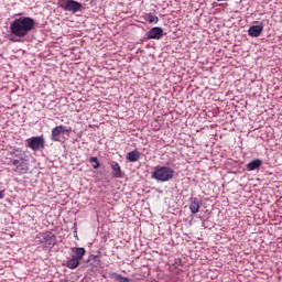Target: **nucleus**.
Listing matches in <instances>:
<instances>
[{
  "mask_svg": "<svg viewBox=\"0 0 282 282\" xmlns=\"http://www.w3.org/2000/svg\"><path fill=\"white\" fill-rule=\"evenodd\" d=\"M34 25H36V22L30 17L18 18L11 22L10 32L18 39H24L34 30Z\"/></svg>",
  "mask_w": 282,
  "mask_h": 282,
  "instance_id": "obj_1",
  "label": "nucleus"
},
{
  "mask_svg": "<svg viewBox=\"0 0 282 282\" xmlns=\"http://www.w3.org/2000/svg\"><path fill=\"white\" fill-rule=\"evenodd\" d=\"M143 19L147 21V23H158L160 21V18L153 13H145Z\"/></svg>",
  "mask_w": 282,
  "mask_h": 282,
  "instance_id": "obj_16",
  "label": "nucleus"
},
{
  "mask_svg": "<svg viewBox=\"0 0 282 282\" xmlns=\"http://www.w3.org/2000/svg\"><path fill=\"white\" fill-rule=\"evenodd\" d=\"M249 36L259 37L263 33V25H252L249 28Z\"/></svg>",
  "mask_w": 282,
  "mask_h": 282,
  "instance_id": "obj_10",
  "label": "nucleus"
},
{
  "mask_svg": "<svg viewBox=\"0 0 282 282\" xmlns=\"http://www.w3.org/2000/svg\"><path fill=\"white\" fill-rule=\"evenodd\" d=\"M89 162L93 164V169H100V162H98V158L91 156Z\"/></svg>",
  "mask_w": 282,
  "mask_h": 282,
  "instance_id": "obj_18",
  "label": "nucleus"
},
{
  "mask_svg": "<svg viewBox=\"0 0 282 282\" xmlns=\"http://www.w3.org/2000/svg\"><path fill=\"white\" fill-rule=\"evenodd\" d=\"M189 210L191 213H199V200L195 197L189 199Z\"/></svg>",
  "mask_w": 282,
  "mask_h": 282,
  "instance_id": "obj_13",
  "label": "nucleus"
},
{
  "mask_svg": "<svg viewBox=\"0 0 282 282\" xmlns=\"http://www.w3.org/2000/svg\"><path fill=\"white\" fill-rule=\"evenodd\" d=\"M35 243H37V246H42V248L52 249L56 246V235L52 231L40 232L35 237Z\"/></svg>",
  "mask_w": 282,
  "mask_h": 282,
  "instance_id": "obj_3",
  "label": "nucleus"
},
{
  "mask_svg": "<svg viewBox=\"0 0 282 282\" xmlns=\"http://www.w3.org/2000/svg\"><path fill=\"white\" fill-rule=\"evenodd\" d=\"M10 155H12L13 158H19V160H21V158H23V153L19 150L10 152Z\"/></svg>",
  "mask_w": 282,
  "mask_h": 282,
  "instance_id": "obj_19",
  "label": "nucleus"
},
{
  "mask_svg": "<svg viewBox=\"0 0 282 282\" xmlns=\"http://www.w3.org/2000/svg\"><path fill=\"white\" fill-rule=\"evenodd\" d=\"M72 257L79 260L83 259V257H85V254H87V250H85V248L83 247H73L72 248Z\"/></svg>",
  "mask_w": 282,
  "mask_h": 282,
  "instance_id": "obj_9",
  "label": "nucleus"
},
{
  "mask_svg": "<svg viewBox=\"0 0 282 282\" xmlns=\"http://www.w3.org/2000/svg\"><path fill=\"white\" fill-rule=\"evenodd\" d=\"M11 164L14 166L13 171L18 173V175H25L28 171H30V164L28 160L20 158V159H11Z\"/></svg>",
  "mask_w": 282,
  "mask_h": 282,
  "instance_id": "obj_5",
  "label": "nucleus"
},
{
  "mask_svg": "<svg viewBox=\"0 0 282 282\" xmlns=\"http://www.w3.org/2000/svg\"><path fill=\"white\" fill-rule=\"evenodd\" d=\"M110 279H115V281H120V282H130L131 280L129 278H124L121 274H118L116 272H112L109 274Z\"/></svg>",
  "mask_w": 282,
  "mask_h": 282,
  "instance_id": "obj_17",
  "label": "nucleus"
},
{
  "mask_svg": "<svg viewBox=\"0 0 282 282\" xmlns=\"http://www.w3.org/2000/svg\"><path fill=\"white\" fill-rule=\"evenodd\" d=\"M57 4L62 10H65L66 12H72L73 14H76V12H80V8H83V4L75 0H58Z\"/></svg>",
  "mask_w": 282,
  "mask_h": 282,
  "instance_id": "obj_4",
  "label": "nucleus"
},
{
  "mask_svg": "<svg viewBox=\"0 0 282 282\" xmlns=\"http://www.w3.org/2000/svg\"><path fill=\"white\" fill-rule=\"evenodd\" d=\"M216 1H228V0H216Z\"/></svg>",
  "mask_w": 282,
  "mask_h": 282,
  "instance_id": "obj_21",
  "label": "nucleus"
},
{
  "mask_svg": "<svg viewBox=\"0 0 282 282\" xmlns=\"http://www.w3.org/2000/svg\"><path fill=\"white\" fill-rule=\"evenodd\" d=\"M261 164H263V161L256 159L247 164V170L257 171V169H261Z\"/></svg>",
  "mask_w": 282,
  "mask_h": 282,
  "instance_id": "obj_12",
  "label": "nucleus"
},
{
  "mask_svg": "<svg viewBox=\"0 0 282 282\" xmlns=\"http://www.w3.org/2000/svg\"><path fill=\"white\" fill-rule=\"evenodd\" d=\"M153 180H158V182H170L175 177V170L169 166H156L154 172L152 173Z\"/></svg>",
  "mask_w": 282,
  "mask_h": 282,
  "instance_id": "obj_2",
  "label": "nucleus"
},
{
  "mask_svg": "<svg viewBox=\"0 0 282 282\" xmlns=\"http://www.w3.org/2000/svg\"><path fill=\"white\" fill-rule=\"evenodd\" d=\"M126 160H128V162H138V160H140V152L138 150L129 152Z\"/></svg>",
  "mask_w": 282,
  "mask_h": 282,
  "instance_id": "obj_15",
  "label": "nucleus"
},
{
  "mask_svg": "<svg viewBox=\"0 0 282 282\" xmlns=\"http://www.w3.org/2000/svg\"><path fill=\"white\" fill-rule=\"evenodd\" d=\"M6 197V189H0V199H3Z\"/></svg>",
  "mask_w": 282,
  "mask_h": 282,
  "instance_id": "obj_20",
  "label": "nucleus"
},
{
  "mask_svg": "<svg viewBox=\"0 0 282 282\" xmlns=\"http://www.w3.org/2000/svg\"><path fill=\"white\" fill-rule=\"evenodd\" d=\"M111 169H112V172H111L112 177H116V178L122 177V167H120V163L112 162Z\"/></svg>",
  "mask_w": 282,
  "mask_h": 282,
  "instance_id": "obj_11",
  "label": "nucleus"
},
{
  "mask_svg": "<svg viewBox=\"0 0 282 282\" xmlns=\"http://www.w3.org/2000/svg\"><path fill=\"white\" fill-rule=\"evenodd\" d=\"M26 144L32 151H41L45 149V139L43 135L32 137L26 140Z\"/></svg>",
  "mask_w": 282,
  "mask_h": 282,
  "instance_id": "obj_6",
  "label": "nucleus"
},
{
  "mask_svg": "<svg viewBox=\"0 0 282 282\" xmlns=\"http://www.w3.org/2000/svg\"><path fill=\"white\" fill-rule=\"evenodd\" d=\"M78 265H80V260H78L77 258H74L72 256V258L69 260H67L66 262V267L69 269V270H76V268H78Z\"/></svg>",
  "mask_w": 282,
  "mask_h": 282,
  "instance_id": "obj_14",
  "label": "nucleus"
},
{
  "mask_svg": "<svg viewBox=\"0 0 282 282\" xmlns=\"http://www.w3.org/2000/svg\"><path fill=\"white\" fill-rule=\"evenodd\" d=\"M164 36V29L160 26H154L148 32V39H154L160 41Z\"/></svg>",
  "mask_w": 282,
  "mask_h": 282,
  "instance_id": "obj_8",
  "label": "nucleus"
},
{
  "mask_svg": "<svg viewBox=\"0 0 282 282\" xmlns=\"http://www.w3.org/2000/svg\"><path fill=\"white\" fill-rule=\"evenodd\" d=\"M69 131H72V129L66 126H56L52 129L51 140H53V142H61V135H63V133H69Z\"/></svg>",
  "mask_w": 282,
  "mask_h": 282,
  "instance_id": "obj_7",
  "label": "nucleus"
}]
</instances>
